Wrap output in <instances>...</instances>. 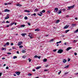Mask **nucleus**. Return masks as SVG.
Listing matches in <instances>:
<instances>
[{"label": "nucleus", "instance_id": "9d476101", "mask_svg": "<svg viewBox=\"0 0 78 78\" xmlns=\"http://www.w3.org/2000/svg\"><path fill=\"white\" fill-rule=\"evenodd\" d=\"M16 6H19V7H20V6H22V5L19 4H17L16 5Z\"/></svg>", "mask_w": 78, "mask_h": 78}, {"label": "nucleus", "instance_id": "6e6552de", "mask_svg": "<svg viewBox=\"0 0 78 78\" xmlns=\"http://www.w3.org/2000/svg\"><path fill=\"white\" fill-rule=\"evenodd\" d=\"M26 34H27L24 33V34H21V35L23 37H24V36H25Z\"/></svg>", "mask_w": 78, "mask_h": 78}, {"label": "nucleus", "instance_id": "f257e3e1", "mask_svg": "<svg viewBox=\"0 0 78 78\" xmlns=\"http://www.w3.org/2000/svg\"><path fill=\"white\" fill-rule=\"evenodd\" d=\"M63 52V50L60 49L58 50V51L57 52L58 53H62Z\"/></svg>", "mask_w": 78, "mask_h": 78}, {"label": "nucleus", "instance_id": "2f4dec72", "mask_svg": "<svg viewBox=\"0 0 78 78\" xmlns=\"http://www.w3.org/2000/svg\"><path fill=\"white\" fill-rule=\"evenodd\" d=\"M17 58V57L16 56H14L13 57V59H16V58Z\"/></svg>", "mask_w": 78, "mask_h": 78}, {"label": "nucleus", "instance_id": "a211bd4d", "mask_svg": "<svg viewBox=\"0 0 78 78\" xmlns=\"http://www.w3.org/2000/svg\"><path fill=\"white\" fill-rule=\"evenodd\" d=\"M21 27H25V25H21Z\"/></svg>", "mask_w": 78, "mask_h": 78}, {"label": "nucleus", "instance_id": "393cba45", "mask_svg": "<svg viewBox=\"0 0 78 78\" xmlns=\"http://www.w3.org/2000/svg\"><path fill=\"white\" fill-rule=\"evenodd\" d=\"M69 31H70V30H66L65 32H66V33H67V32H69Z\"/></svg>", "mask_w": 78, "mask_h": 78}, {"label": "nucleus", "instance_id": "0eeeda50", "mask_svg": "<svg viewBox=\"0 0 78 78\" xmlns=\"http://www.w3.org/2000/svg\"><path fill=\"white\" fill-rule=\"evenodd\" d=\"M22 44V42H20L18 43V46H19L20 45H21Z\"/></svg>", "mask_w": 78, "mask_h": 78}, {"label": "nucleus", "instance_id": "c756f323", "mask_svg": "<svg viewBox=\"0 0 78 78\" xmlns=\"http://www.w3.org/2000/svg\"><path fill=\"white\" fill-rule=\"evenodd\" d=\"M28 36H29V37H30V36H32V34H31L30 33V34H29L28 35Z\"/></svg>", "mask_w": 78, "mask_h": 78}, {"label": "nucleus", "instance_id": "a18cd8bd", "mask_svg": "<svg viewBox=\"0 0 78 78\" xmlns=\"http://www.w3.org/2000/svg\"><path fill=\"white\" fill-rule=\"evenodd\" d=\"M47 12L48 13H49V14H50V10L48 11Z\"/></svg>", "mask_w": 78, "mask_h": 78}, {"label": "nucleus", "instance_id": "c03bdc74", "mask_svg": "<svg viewBox=\"0 0 78 78\" xmlns=\"http://www.w3.org/2000/svg\"><path fill=\"white\" fill-rule=\"evenodd\" d=\"M74 55H75V56H76V55H77V53L75 52L74 53Z\"/></svg>", "mask_w": 78, "mask_h": 78}, {"label": "nucleus", "instance_id": "f03ea898", "mask_svg": "<svg viewBox=\"0 0 78 78\" xmlns=\"http://www.w3.org/2000/svg\"><path fill=\"white\" fill-rule=\"evenodd\" d=\"M73 8H74V5L68 7V9H71Z\"/></svg>", "mask_w": 78, "mask_h": 78}, {"label": "nucleus", "instance_id": "1a4fd4ad", "mask_svg": "<svg viewBox=\"0 0 78 78\" xmlns=\"http://www.w3.org/2000/svg\"><path fill=\"white\" fill-rule=\"evenodd\" d=\"M9 10L8 9H5L4 10V12H9Z\"/></svg>", "mask_w": 78, "mask_h": 78}, {"label": "nucleus", "instance_id": "8fccbe9b", "mask_svg": "<svg viewBox=\"0 0 78 78\" xmlns=\"http://www.w3.org/2000/svg\"><path fill=\"white\" fill-rule=\"evenodd\" d=\"M36 14L35 13H34V14H32V16L34 15V16H36Z\"/></svg>", "mask_w": 78, "mask_h": 78}, {"label": "nucleus", "instance_id": "5701e85b", "mask_svg": "<svg viewBox=\"0 0 78 78\" xmlns=\"http://www.w3.org/2000/svg\"><path fill=\"white\" fill-rule=\"evenodd\" d=\"M38 10H39V9H36L34 11L35 12H36L37 11H38Z\"/></svg>", "mask_w": 78, "mask_h": 78}, {"label": "nucleus", "instance_id": "dca6fc26", "mask_svg": "<svg viewBox=\"0 0 78 78\" xmlns=\"http://www.w3.org/2000/svg\"><path fill=\"white\" fill-rule=\"evenodd\" d=\"M47 61V59L46 58H45L43 60V61L44 62H46Z\"/></svg>", "mask_w": 78, "mask_h": 78}, {"label": "nucleus", "instance_id": "052dcab7", "mask_svg": "<svg viewBox=\"0 0 78 78\" xmlns=\"http://www.w3.org/2000/svg\"><path fill=\"white\" fill-rule=\"evenodd\" d=\"M12 49H16V48H15V47H12Z\"/></svg>", "mask_w": 78, "mask_h": 78}, {"label": "nucleus", "instance_id": "7c9ffc66", "mask_svg": "<svg viewBox=\"0 0 78 78\" xmlns=\"http://www.w3.org/2000/svg\"><path fill=\"white\" fill-rule=\"evenodd\" d=\"M2 50H5H5H6V48H3L2 49Z\"/></svg>", "mask_w": 78, "mask_h": 78}, {"label": "nucleus", "instance_id": "c9c22d12", "mask_svg": "<svg viewBox=\"0 0 78 78\" xmlns=\"http://www.w3.org/2000/svg\"><path fill=\"white\" fill-rule=\"evenodd\" d=\"M35 31H40V30L39 29H37L35 30Z\"/></svg>", "mask_w": 78, "mask_h": 78}, {"label": "nucleus", "instance_id": "e433bc0d", "mask_svg": "<svg viewBox=\"0 0 78 78\" xmlns=\"http://www.w3.org/2000/svg\"><path fill=\"white\" fill-rule=\"evenodd\" d=\"M56 50H57L56 49H54V50H53V51L54 52H55V51H56Z\"/></svg>", "mask_w": 78, "mask_h": 78}, {"label": "nucleus", "instance_id": "7ed1b4c3", "mask_svg": "<svg viewBox=\"0 0 78 78\" xmlns=\"http://www.w3.org/2000/svg\"><path fill=\"white\" fill-rule=\"evenodd\" d=\"M69 25H66L64 28V29H66L68 27H69Z\"/></svg>", "mask_w": 78, "mask_h": 78}, {"label": "nucleus", "instance_id": "423d86ee", "mask_svg": "<svg viewBox=\"0 0 78 78\" xmlns=\"http://www.w3.org/2000/svg\"><path fill=\"white\" fill-rule=\"evenodd\" d=\"M41 66L37 67L36 68V69H37V70H38V69H41Z\"/></svg>", "mask_w": 78, "mask_h": 78}, {"label": "nucleus", "instance_id": "338daca9", "mask_svg": "<svg viewBox=\"0 0 78 78\" xmlns=\"http://www.w3.org/2000/svg\"><path fill=\"white\" fill-rule=\"evenodd\" d=\"M18 54H19V51H17L16 52Z\"/></svg>", "mask_w": 78, "mask_h": 78}, {"label": "nucleus", "instance_id": "2eb2a0df", "mask_svg": "<svg viewBox=\"0 0 78 78\" xmlns=\"http://www.w3.org/2000/svg\"><path fill=\"white\" fill-rule=\"evenodd\" d=\"M78 32V29L74 32V33H76Z\"/></svg>", "mask_w": 78, "mask_h": 78}, {"label": "nucleus", "instance_id": "4c0bfd02", "mask_svg": "<svg viewBox=\"0 0 78 78\" xmlns=\"http://www.w3.org/2000/svg\"><path fill=\"white\" fill-rule=\"evenodd\" d=\"M53 41H54V39H52L50 41V42H53Z\"/></svg>", "mask_w": 78, "mask_h": 78}, {"label": "nucleus", "instance_id": "6e6d98bb", "mask_svg": "<svg viewBox=\"0 0 78 78\" xmlns=\"http://www.w3.org/2000/svg\"><path fill=\"white\" fill-rule=\"evenodd\" d=\"M70 61V58H69L68 60V62H69V61Z\"/></svg>", "mask_w": 78, "mask_h": 78}, {"label": "nucleus", "instance_id": "39448f33", "mask_svg": "<svg viewBox=\"0 0 78 78\" xmlns=\"http://www.w3.org/2000/svg\"><path fill=\"white\" fill-rule=\"evenodd\" d=\"M11 3H4V5H11Z\"/></svg>", "mask_w": 78, "mask_h": 78}, {"label": "nucleus", "instance_id": "3c124183", "mask_svg": "<svg viewBox=\"0 0 78 78\" xmlns=\"http://www.w3.org/2000/svg\"><path fill=\"white\" fill-rule=\"evenodd\" d=\"M6 69H9V67L7 66L6 68Z\"/></svg>", "mask_w": 78, "mask_h": 78}, {"label": "nucleus", "instance_id": "0e129e2a", "mask_svg": "<svg viewBox=\"0 0 78 78\" xmlns=\"http://www.w3.org/2000/svg\"><path fill=\"white\" fill-rule=\"evenodd\" d=\"M2 59H5V58L3 57L2 58Z\"/></svg>", "mask_w": 78, "mask_h": 78}, {"label": "nucleus", "instance_id": "cd10ccee", "mask_svg": "<svg viewBox=\"0 0 78 78\" xmlns=\"http://www.w3.org/2000/svg\"><path fill=\"white\" fill-rule=\"evenodd\" d=\"M19 47L20 48H22V47H23V45H20L19 46Z\"/></svg>", "mask_w": 78, "mask_h": 78}, {"label": "nucleus", "instance_id": "49530a36", "mask_svg": "<svg viewBox=\"0 0 78 78\" xmlns=\"http://www.w3.org/2000/svg\"><path fill=\"white\" fill-rule=\"evenodd\" d=\"M26 57L25 56H24V55H23V56H22V58H25Z\"/></svg>", "mask_w": 78, "mask_h": 78}, {"label": "nucleus", "instance_id": "aec40b11", "mask_svg": "<svg viewBox=\"0 0 78 78\" xmlns=\"http://www.w3.org/2000/svg\"><path fill=\"white\" fill-rule=\"evenodd\" d=\"M69 67V65H68V66H66L64 67V68H65V69L67 68H68V67Z\"/></svg>", "mask_w": 78, "mask_h": 78}, {"label": "nucleus", "instance_id": "6ab92c4d", "mask_svg": "<svg viewBox=\"0 0 78 78\" xmlns=\"http://www.w3.org/2000/svg\"><path fill=\"white\" fill-rule=\"evenodd\" d=\"M72 27H75V26H76V24H72Z\"/></svg>", "mask_w": 78, "mask_h": 78}, {"label": "nucleus", "instance_id": "ddd939ff", "mask_svg": "<svg viewBox=\"0 0 78 78\" xmlns=\"http://www.w3.org/2000/svg\"><path fill=\"white\" fill-rule=\"evenodd\" d=\"M63 62H64V63H66V62H67V60H66L65 59H64L63 61Z\"/></svg>", "mask_w": 78, "mask_h": 78}, {"label": "nucleus", "instance_id": "4be33fe9", "mask_svg": "<svg viewBox=\"0 0 78 78\" xmlns=\"http://www.w3.org/2000/svg\"><path fill=\"white\" fill-rule=\"evenodd\" d=\"M78 41L77 40H74L73 41V42H76Z\"/></svg>", "mask_w": 78, "mask_h": 78}, {"label": "nucleus", "instance_id": "774afa93", "mask_svg": "<svg viewBox=\"0 0 78 78\" xmlns=\"http://www.w3.org/2000/svg\"><path fill=\"white\" fill-rule=\"evenodd\" d=\"M67 74H68V73H65V75H67Z\"/></svg>", "mask_w": 78, "mask_h": 78}, {"label": "nucleus", "instance_id": "b1692460", "mask_svg": "<svg viewBox=\"0 0 78 78\" xmlns=\"http://www.w3.org/2000/svg\"><path fill=\"white\" fill-rule=\"evenodd\" d=\"M6 44L7 45H9V43L7 42L6 43Z\"/></svg>", "mask_w": 78, "mask_h": 78}, {"label": "nucleus", "instance_id": "20e7f679", "mask_svg": "<svg viewBox=\"0 0 78 78\" xmlns=\"http://www.w3.org/2000/svg\"><path fill=\"white\" fill-rule=\"evenodd\" d=\"M72 48L70 47H69L67 48L66 49V51H69V50H70V49H71Z\"/></svg>", "mask_w": 78, "mask_h": 78}, {"label": "nucleus", "instance_id": "bf43d9fd", "mask_svg": "<svg viewBox=\"0 0 78 78\" xmlns=\"http://www.w3.org/2000/svg\"><path fill=\"white\" fill-rule=\"evenodd\" d=\"M2 75V73H0V76H1Z\"/></svg>", "mask_w": 78, "mask_h": 78}, {"label": "nucleus", "instance_id": "79ce46f5", "mask_svg": "<svg viewBox=\"0 0 78 78\" xmlns=\"http://www.w3.org/2000/svg\"><path fill=\"white\" fill-rule=\"evenodd\" d=\"M61 11H60L58 12V14H61Z\"/></svg>", "mask_w": 78, "mask_h": 78}, {"label": "nucleus", "instance_id": "de8ad7c7", "mask_svg": "<svg viewBox=\"0 0 78 78\" xmlns=\"http://www.w3.org/2000/svg\"><path fill=\"white\" fill-rule=\"evenodd\" d=\"M29 61L30 62H31V59H29Z\"/></svg>", "mask_w": 78, "mask_h": 78}, {"label": "nucleus", "instance_id": "a878e982", "mask_svg": "<svg viewBox=\"0 0 78 78\" xmlns=\"http://www.w3.org/2000/svg\"><path fill=\"white\" fill-rule=\"evenodd\" d=\"M24 19L25 20H27V19H28V17L27 16H25L24 17Z\"/></svg>", "mask_w": 78, "mask_h": 78}, {"label": "nucleus", "instance_id": "37998d69", "mask_svg": "<svg viewBox=\"0 0 78 78\" xmlns=\"http://www.w3.org/2000/svg\"><path fill=\"white\" fill-rule=\"evenodd\" d=\"M38 57V56L37 55H35L34 57V58H37Z\"/></svg>", "mask_w": 78, "mask_h": 78}, {"label": "nucleus", "instance_id": "72a5a7b5", "mask_svg": "<svg viewBox=\"0 0 78 78\" xmlns=\"http://www.w3.org/2000/svg\"><path fill=\"white\" fill-rule=\"evenodd\" d=\"M37 14L38 16H42V15H41V14L40 13H38Z\"/></svg>", "mask_w": 78, "mask_h": 78}, {"label": "nucleus", "instance_id": "4d7b16f0", "mask_svg": "<svg viewBox=\"0 0 78 78\" xmlns=\"http://www.w3.org/2000/svg\"><path fill=\"white\" fill-rule=\"evenodd\" d=\"M38 59H41V56H38Z\"/></svg>", "mask_w": 78, "mask_h": 78}, {"label": "nucleus", "instance_id": "09e8293b", "mask_svg": "<svg viewBox=\"0 0 78 78\" xmlns=\"http://www.w3.org/2000/svg\"><path fill=\"white\" fill-rule=\"evenodd\" d=\"M6 23H9V21H6Z\"/></svg>", "mask_w": 78, "mask_h": 78}, {"label": "nucleus", "instance_id": "69168bd1", "mask_svg": "<svg viewBox=\"0 0 78 78\" xmlns=\"http://www.w3.org/2000/svg\"><path fill=\"white\" fill-rule=\"evenodd\" d=\"M14 29V28H12L10 30H12Z\"/></svg>", "mask_w": 78, "mask_h": 78}, {"label": "nucleus", "instance_id": "680f3d73", "mask_svg": "<svg viewBox=\"0 0 78 78\" xmlns=\"http://www.w3.org/2000/svg\"><path fill=\"white\" fill-rule=\"evenodd\" d=\"M15 36H17L18 35V34H16L14 35Z\"/></svg>", "mask_w": 78, "mask_h": 78}, {"label": "nucleus", "instance_id": "13d9d810", "mask_svg": "<svg viewBox=\"0 0 78 78\" xmlns=\"http://www.w3.org/2000/svg\"><path fill=\"white\" fill-rule=\"evenodd\" d=\"M11 45L12 46V45H14V44H13V43H11Z\"/></svg>", "mask_w": 78, "mask_h": 78}, {"label": "nucleus", "instance_id": "4468645a", "mask_svg": "<svg viewBox=\"0 0 78 78\" xmlns=\"http://www.w3.org/2000/svg\"><path fill=\"white\" fill-rule=\"evenodd\" d=\"M60 22V20H57V21L56 22V23H58L59 22Z\"/></svg>", "mask_w": 78, "mask_h": 78}, {"label": "nucleus", "instance_id": "473e14b6", "mask_svg": "<svg viewBox=\"0 0 78 78\" xmlns=\"http://www.w3.org/2000/svg\"><path fill=\"white\" fill-rule=\"evenodd\" d=\"M42 12H45V10H43L42 11Z\"/></svg>", "mask_w": 78, "mask_h": 78}, {"label": "nucleus", "instance_id": "5fc2aeb1", "mask_svg": "<svg viewBox=\"0 0 78 78\" xmlns=\"http://www.w3.org/2000/svg\"><path fill=\"white\" fill-rule=\"evenodd\" d=\"M30 37V39H33V37H31V36Z\"/></svg>", "mask_w": 78, "mask_h": 78}, {"label": "nucleus", "instance_id": "9b49d317", "mask_svg": "<svg viewBox=\"0 0 78 78\" xmlns=\"http://www.w3.org/2000/svg\"><path fill=\"white\" fill-rule=\"evenodd\" d=\"M54 9L55 11H56L55 12H57L58 11V9L57 8H55Z\"/></svg>", "mask_w": 78, "mask_h": 78}, {"label": "nucleus", "instance_id": "a19ab883", "mask_svg": "<svg viewBox=\"0 0 78 78\" xmlns=\"http://www.w3.org/2000/svg\"><path fill=\"white\" fill-rule=\"evenodd\" d=\"M61 73V71H60L58 73V75H60V73Z\"/></svg>", "mask_w": 78, "mask_h": 78}, {"label": "nucleus", "instance_id": "bb28decb", "mask_svg": "<svg viewBox=\"0 0 78 78\" xmlns=\"http://www.w3.org/2000/svg\"><path fill=\"white\" fill-rule=\"evenodd\" d=\"M22 53H24L25 52V50H22Z\"/></svg>", "mask_w": 78, "mask_h": 78}, {"label": "nucleus", "instance_id": "603ef678", "mask_svg": "<svg viewBox=\"0 0 78 78\" xmlns=\"http://www.w3.org/2000/svg\"><path fill=\"white\" fill-rule=\"evenodd\" d=\"M27 24H28V25H29V26L30 25H31V24H30V23H28Z\"/></svg>", "mask_w": 78, "mask_h": 78}, {"label": "nucleus", "instance_id": "f704fd0d", "mask_svg": "<svg viewBox=\"0 0 78 78\" xmlns=\"http://www.w3.org/2000/svg\"><path fill=\"white\" fill-rule=\"evenodd\" d=\"M7 54L8 55H11V53H10V52H8V53H7Z\"/></svg>", "mask_w": 78, "mask_h": 78}, {"label": "nucleus", "instance_id": "c85d7f7f", "mask_svg": "<svg viewBox=\"0 0 78 78\" xmlns=\"http://www.w3.org/2000/svg\"><path fill=\"white\" fill-rule=\"evenodd\" d=\"M14 23H12L10 24H9V25H10V26H11V25H13V24H14Z\"/></svg>", "mask_w": 78, "mask_h": 78}, {"label": "nucleus", "instance_id": "864d4df0", "mask_svg": "<svg viewBox=\"0 0 78 78\" xmlns=\"http://www.w3.org/2000/svg\"><path fill=\"white\" fill-rule=\"evenodd\" d=\"M64 45H67V43H65L64 44Z\"/></svg>", "mask_w": 78, "mask_h": 78}, {"label": "nucleus", "instance_id": "ea45409f", "mask_svg": "<svg viewBox=\"0 0 78 78\" xmlns=\"http://www.w3.org/2000/svg\"><path fill=\"white\" fill-rule=\"evenodd\" d=\"M28 75L29 76H31V75H32V74H30V73H29L28 74Z\"/></svg>", "mask_w": 78, "mask_h": 78}, {"label": "nucleus", "instance_id": "412c9836", "mask_svg": "<svg viewBox=\"0 0 78 78\" xmlns=\"http://www.w3.org/2000/svg\"><path fill=\"white\" fill-rule=\"evenodd\" d=\"M9 18V16H6L5 18V19H8Z\"/></svg>", "mask_w": 78, "mask_h": 78}, {"label": "nucleus", "instance_id": "58836bf2", "mask_svg": "<svg viewBox=\"0 0 78 78\" xmlns=\"http://www.w3.org/2000/svg\"><path fill=\"white\" fill-rule=\"evenodd\" d=\"M44 72H47V71H48V69H44Z\"/></svg>", "mask_w": 78, "mask_h": 78}, {"label": "nucleus", "instance_id": "e2e57ef3", "mask_svg": "<svg viewBox=\"0 0 78 78\" xmlns=\"http://www.w3.org/2000/svg\"><path fill=\"white\" fill-rule=\"evenodd\" d=\"M40 14L42 15V12H41L40 13Z\"/></svg>", "mask_w": 78, "mask_h": 78}, {"label": "nucleus", "instance_id": "f8f14e48", "mask_svg": "<svg viewBox=\"0 0 78 78\" xmlns=\"http://www.w3.org/2000/svg\"><path fill=\"white\" fill-rule=\"evenodd\" d=\"M16 74H17V75H19L20 74V72H16Z\"/></svg>", "mask_w": 78, "mask_h": 78}, {"label": "nucleus", "instance_id": "f3484780", "mask_svg": "<svg viewBox=\"0 0 78 78\" xmlns=\"http://www.w3.org/2000/svg\"><path fill=\"white\" fill-rule=\"evenodd\" d=\"M24 12H30L28 10H24Z\"/></svg>", "mask_w": 78, "mask_h": 78}]
</instances>
